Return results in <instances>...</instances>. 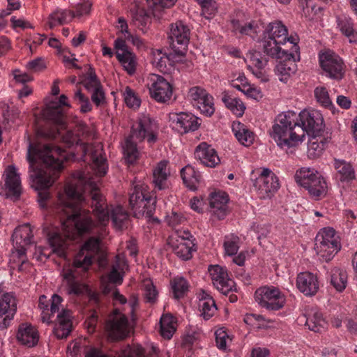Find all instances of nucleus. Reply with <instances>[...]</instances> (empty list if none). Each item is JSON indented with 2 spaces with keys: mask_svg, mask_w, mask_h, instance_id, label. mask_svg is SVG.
<instances>
[{
  "mask_svg": "<svg viewBox=\"0 0 357 357\" xmlns=\"http://www.w3.org/2000/svg\"><path fill=\"white\" fill-rule=\"evenodd\" d=\"M290 43L289 52L283 58H279V63L276 65L275 71L279 76L281 82H286L289 77L297 70L296 61L301 59L300 47L298 45V38L291 37L289 39Z\"/></svg>",
  "mask_w": 357,
  "mask_h": 357,
  "instance_id": "obj_8",
  "label": "nucleus"
},
{
  "mask_svg": "<svg viewBox=\"0 0 357 357\" xmlns=\"http://www.w3.org/2000/svg\"><path fill=\"white\" fill-rule=\"evenodd\" d=\"M153 182L155 188L159 190L167 188V179L170 175V172L168 169V161L162 160L159 162L153 170Z\"/></svg>",
  "mask_w": 357,
  "mask_h": 357,
  "instance_id": "obj_32",
  "label": "nucleus"
},
{
  "mask_svg": "<svg viewBox=\"0 0 357 357\" xmlns=\"http://www.w3.org/2000/svg\"><path fill=\"white\" fill-rule=\"evenodd\" d=\"M201 7L202 15L207 19L212 18L218 10L217 3L215 0H206Z\"/></svg>",
  "mask_w": 357,
  "mask_h": 357,
  "instance_id": "obj_60",
  "label": "nucleus"
},
{
  "mask_svg": "<svg viewBox=\"0 0 357 357\" xmlns=\"http://www.w3.org/2000/svg\"><path fill=\"white\" fill-rule=\"evenodd\" d=\"M173 128L181 134L197 130L202 123V120L191 113H175L170 116Z\"/></svg>",
  "mask_w": 357,
  "mask_h": 357,
  "instance_id": "obj_20",
  "label": "nucleus"
},
{
  "mask_svg": "<svg viewBox=\"0 0 357 357\" xmlns=\"http://www.w3.org/2000/svg\"><path fill=\"white\" fill-rule=\"evenodd\" d=\"M85 189L82 176L79 175L78 179H73L66 184L65 194L59 195L55 207V212L63 219V227L73 225L79 236L90 234L96 227L89 211L82 209L86 200Z\"/></svg>",
  "mask_w": 357,
  "mask_h": 357,
  "instance_id": "obj_2",
  "label": "nucleus"
},
{
  "mask_svg": "<svg viewBox=\"0 0 357 357\" xmlns=\"http://www.w3.org/2000/svg\"><path fill=\"white\" fill-rule=\"evenodd\" d=\"M91 199V207L93 215L100 224L105 225L109 220L110 210L105 199L97 187H93L88 195ZM128 214L121 206H117L111 211V219L114 227L121 229L124 222L128 220Z\"/></svg>",
  "mask_w": 357,
  "mask_h": 357,
  "instance_id": "obj_5",
  "label": "nucleus"
},
{
  "mask_svg": "<svg viewBox=\"0 0 357 357\" xmlns=\"http://www.w3.org/2000/svg\"><path fill=\"white\" fill-rule=\"evenodd\" d=\"M231 128L236 138L241 144L248 146L252 144L254 133L245 124L239 121H234Z\"/></svg>",
  "mask_w": 357,
  "mask_h": 357,
  "instance_id": "obj_37",
  "label": "nucleus"
},
{
  "mask_svg": "<svg viewBox=\"0 0 357 357\" xmlns=\"http://www.w3.org/2000/svg\"><path fill=\"white\" fill-rule=\"evenodd\" d=\"M131 14L135 25L142 32H146L148 25L151 22L150 15L148 13L144 8L137 7L131 10Z\"/></svg>",
  "mask_w": 357,
  "mask_h": 357,
  "instance_id": "obj_42",
  "label": "nucleus"
},
{
  "mask_svg": "<svg viewBox=\"0 0 357 357\" xmlns=\"http://www.w3.org/2000/svg\"><path fill=\"white\" fill-rule=\"evenodd\" d=\"M338 241L335 236V231L331 227L324 228L315 238V243H330Z\"/></svg>",
  "mask_w": 357,
  "mask_h": 357,
  "instance_id": "obj_51",
  "label": "nucleus"
},
{
  "mask_svg": "<svg viewBox=\"0 0 357 357\" xmlns=\"http://www.w3.org/2000/svg\"><path fill=\"white\" fill-rule=\"evenodd\" d=\"M253 186L260 198L265 199L275 192L279 189L280 184L276 175L269 169L264 168L254 181Z\"/></svg>",
  "mask_w": 357,
  "mask_h": 357,
  "instance_id": "obj_15",
  "label": "nucleus"
},
{
  "mask_svg": "<svg viewBox=\"0 0 357 357\" xmlns=\"http://www.w3.org/2000/svg\"><path fill=\"white\" fill-rule=\"evenodd\" d=\"M43 233L47 236L52 252L56 253L59 257H64L68 248L66 238L56 230L50 231L48 227L43 228Z\"/></svg>",
  "mask_w": 357,
  "mask_h": 357,
  "instance_id": "obj_27",
  "label": "nucleus"
},
{
  "mask_svg": "<svg viewBox=\"0 0 357 357\" xmlns=\"http://www.w3.org/2000/svg\"><path fill=\"white\" fill-rule=\"evenodd\" d=\"M296 183L305 188L310 197L319 200L327 194V184L324 177L314 169L303 167L294 176Z\"/></svg>",
  "mask_w": 357,
  "mask_h": 357,
  "instance_id": "obj_7",
  "label": "nucleus"
},
{
  "mask_svg": "<svg viewBox=\"0 0 357 357\" xmlns=\"http://www.w3.org/2000/svg\"><path fill=\"white\" fill-rule=\"evenodd\" d=\"M222 101L227 109L236 116H242L245 107L243 102L238 98L233 97L228 91H224L222 96Z\"/></svg>",
  "mask_w": 357,
  "mask_h": 357,
  "instance_id": "obj_41",
  "label": "nucleus"
},
{
  "mask_svg": "<svg viewBox=\"0 0 357 357\" xmlns=\"http://www.w3.org/2000/svg\"><path fill=\"white\" fill-rule=\"evenodd\" d=\"M93 93L91 95V100L97 106H100L103 104L105 101V95L103 91L102 85H100V87L98 86L95 89L92 90Z\"/></svg>",
  "mask_w": 357,
  "mask_h": 357,
  "instance_id": "obj_64",
  "label": "nucleus"
},
{
  "mask_svg": "<svg viewBox=\"0 0 357 357\" xmlns=\"http://www.w3.org/2000/svg\"><path fill=\"white\" fill-rule=\"evenodd\" d=\"M208 272L213 285L222 294L227 295L236 291L235 282L229 278L226 268L219 265H211L208 267Z\"/></svg>",
  "mask_w": 357,
  "mask_h": 357,
  "instance_id": "obj_17",
  "label": "nucleus"
},
{
  "mask_svg": "<svg viewBox=\"0 0 357 357\" xmlns=\"http://www.w3.org/2000/svg\"><path fill=\"white\" fill-rule=\"evenodd\" d=\"M129 206L135 217L151 218L155 211L156 197L151 194L146 185H136L130 192Z\"/></svg>",
  "mask_w": 357,
  "mask_h": 357,
  "instance_id": "obj_6",
  "label": "nucleus"
},
{
  "mask_svg": "<svg viewBox=\"0 0 357 357\" xmlns=\"http://www.w3.org/2000/svg\"><path fill=\"white\" fill-rule=\"evenodd\" d=\"M62 141L68 148L76 145L82 151V158L84 161L91 163L92 169L96 176H104L108 169L107 160L103 156V146L100 143L79 144L80 139L79 136L75 135L72 131L68 130L62 135Z\"/></svg>",
  "mask_w": 357,
  "mask_h": 357,
  "instance_id": "obj_4",
  "label": "nucleus"
},
{
  "mask_svg": "<svg viewBox=\"0 0 357 357\" xmlns=\"http://www.w3.org/2000/svg\"><path fill=\"white\" fill-rule=\"evenodd\" d=\"M58 324L54 329L55 336L59 339H65L72 331V321L70 319V311L63 310L57 315Z\"/></svg>",
  "mask_w": 357,
  "mask_h": 357,
  "instance_id": "obj_31",
  "label": "nucleus"
},
{
  "mask_svg": "<svg viewBox=\"0 0 357 357\" xmlns=\"http://www.w3.org/2000/svg\"><path fill=\"white\" fill-rule=\"evenodd\" d=\"M299 126L303 129V139L305 134L313 137L319 136L324 130V119L317 110L303 109L298 114Z\"/></svg>",
  "mask_w": 357,
  "mask_h": 357,
  "instance_id": "obj_13",
  "label": "nucleus"
},
{
  "mask_svg": "<svg viewBox=\"0 0 357 357\" xmlns=\"http://www.w3.org/2000/svg\"><path fill=\"white\" fill-rule=\"evenodd\" d=\"M189 40L190 29L181 21L171 25L167 42L175 55H185Z\"/></svg>",
  "mask_w": 357,
  "mask_h": 357,
  "instance_id": "obj_11",
  "label": "nucleus"
},
{
  "mask_svg": "<svg viewBox=\"0 0 357 357\" xmlns=\"http://www.w3.org/2000/svg\"><path fill=\"white\" fill-rule=\"evenodd\" d=\"M172 291L173 297L175 299H180L185 296L189 290V283L187 280L182 276H177L171 280Z\"/></svg>",
  "mask_w": 357,
  "mask_h": 357,
  "instance_id": "obj_43",
  "label": "nucleus"
},
{
  "mask_svg": "<svg viewBox=\"0 0 357 357\" xmlns=\"http://www.w3.org/2000/svg\"><path fill=\"white\" fill-rule=\"evenodd\" d=\"M255 298L261 307L268 310H278L285 303L284 295L278 288L273 286L257 289L255 293Z\"/></svg>",
  "mask_w": 357,
  "mask_h": 357,
  "instance_id": "obj_10",
  "label": "nucleus"
},
{
  "mask_svg": "<svg viewBox=\"0 0 357 357\" xmlns=\"http://www.w3.org/2000/svg\"><path fill=\"white\" fill-rule=\"evenodd\" d=\"M271 137L281 148L297 146L303 139V129L299 126L298 116L294 111L278 114L271 132Z\"/></svg>",
  "mask_w": 357,
  "mask_h": 357,
  "instance_id": "obj_3",
  "label": "nucleus"
},
{
  "mask_svg": "<svg viewBox=\"0 0 357 357\" xmlns=\"http://www.w3.org/2000/svg\"><path fill=\"white\" fill-rule=\"evenodd\" d=\"M326 321L323 318L321 312L317 310H312L308 313L305 321V326L310 331L315 333H321L326 328Z\"/></svg>",
  "mask_w": 357,
  "mask_h": 357,
  "instance_id": "obj_40",
  "label": "nucleus"
},
{
  "mask_svg": "<svg viewBox=\"0 0 357 357\" xmlns=\"http://www.w3.org/2000/svg\"><path fill=\"white\" fill-rule=\"evenodd\" d=\"M330 283L338 292H342L348 283V275L346 270L340 267H334L329 272Z\"/></svg>",
  "mask_w": 357,
  "mask_h": 357,
  "instance_id": "obj_36",
  "label": "nucleus"
},
{
  "mask_svg": "<svg viewBox=\"0 0 357 357\" xmlns=\"http://www.w3.org/2000/svg\"><path fill=\"white\" fill-rule=\"evenodd\" d=\"M231 26L234 33L250 36L254 40L257 37L259 32L258 23L254 20L242 24L238 20H231Z\"/></svg>",
  "mask_w": 357,
  "mask_h": 357,
  "instance_id": "obj_34",
  "label": "nucleus"
},
{
  "mask_svg": "<svg viewBox=\"0 0 357 357\" xmlns=\"http://www.w3.org/2000/svg\"><path fill=\"white\" fill-rule=\"evenodd\" d=\"M247 57L249 59L251 63L255 66L257 68V72L255 73L252 71L254 74L258 75V74H261L260 70L264 69L268 64V59L264 55H262L261 52L257 50H250L247 54ZM248 68L250 70H253L252 67L251 66H248Z\"/></svg>",
  "mask_w": 357,
  "mask_h": 357,
  "instance_id": "obj_45",
  "label": "nucleus"
},
{
  "mask_svg": "<svg viewBox=\"0 0 357 357\" xmlns=\"http://www.w3.org/2000/svg\"><path fill=\"white\" fill-rule=\"evenodd\" d=\"M337 24L340 32L350 43H357V31L352 19L345 14L337 16Z\"/></svg>",
  "mask_w": 357,
  "mask_h": 357,
  "instance_id": "obj_30",
  "label": "nucleus"
},
{
  "mask_svg": "<svg viewBox=\"0 0 357 357\" xmlns=\"http://www.w3.org/2000/svg\"><path fill=\"white\" fill-rule=\"evenodd\" d=\"M314 97L317 101L323 107L328 108L332 106V101L327 89L324 86H317L314 89Z\"/></svg>",
  "mask_w": 357,
  "mask_h": 357,
  "instance_id": "obj_50",
  "label": "nucleus"
},
{
  "mask_svg": "<svg viewBox=\"0 0 357 357\" xmlns=\"http://www.w3.org/2000/svg\"><path fill=\"white\" fill-rule=\"evenodd\" d=\"M128 319L116 309L109 315L105 323V333L112 341L123 340L126 335Z\"/></svg>",
  "mask_w": 357,
  "mask_h": 357,
  "instance_id": "obj_14",
  "label": "nucleus"
},
{
  "mask_svg": "<svg viewBox=\"0 0 357 357\" xmlns=\"http://www.w3.org/2000/svg\"><path fill=\"white\" fill-rule=\"evenodd\" d=\"M67 100L68 97L62 94L58 101H51L47 105L44 116L53 128H39L36 140L29 142L28 147L27 160L31 187L38 191L37 200L43 209L47 208L51 197L48 188L59 178L63 167L62 160L65 158L62 149L45 140L56 138L61 131L66 128V112L63 107H70Z\"/></svg>",
  "mask_w": 357,
  "mask_h": 357,
  "instance_id": "obj_1",
  "label": "nucleus"
},
{
  "mask_svg": "<svg viewBox=\"0 0 357 357\" xmlns=\"http://www.w3.org/2000/svg\"><path fill=\"white\" fill-rule=\"evenodd\" d=\"M183 233L185 236L176 234L170 236L168 244L177 257L187 261L192 258V248L195 244L189 238V237H192L190 234L185 231Z\"/></svg>",
  "mask_w": 357,
  "mask_h": 357,
  "instance_id": "obj_19",
  "label": "nucleus"
},
{
  "mask_svg": "<svg viewBox=\"0 0 357 357\" xmlns=\"http://www.w3.org/2000/svg\"><path fill=\"white\" fill-rule=\"evenodd\" d=\"M17 312L15 297L9 293L3 294L0 298V330L6 329Z\"/></svg>",
  "mask_w": 357,
  "mask_h": 357,
  "instance_id": "obj_22",
  "label": "nucleus"
},
{
  "mask_svg": "<svg viewBox=\"0 0 357 357\" xmlns=\"http://www.w3.org/2000/svg\"><path fill=\"white\" fill-rule=\"evenodd\" d=\"M73 98L81 105L80 112L82 113H87L92 109V105L90 103L89 98L86 96L80 89H77L75 92Z\"/></svg>",
  "mask_w": 357,
  "mask_h": 357,
  "instance_id": "obj_54",
  "label": "nucleus"
},
{
  "mask_svg": "<svg viewBox=\"0 0 357 357\" xmlns=\"http://www.w3.org/2000/svg\"><path fill=\"white\" fill-rule=\"evenodd\" d=\"M157 128L155 121L149 116L142 114L132 125L130 138L139 142L146 139L152 146L158 140Z\"/></svg>",
  "mask_w": 357,
  "mask_h": 357,
  "instance_id": "obj_9",
  "label": "nucleus"
},
{
  "mask_svg": "<svg viewBox=\"0 0 357 357\" xmlns=\"http://www.w3.org/2000/svg\"><path fill=\"white\" fill-rule=\"evenodd\" d=\"M149 7L153 11L160 10L162 8H169L174 5L176 0H146Z\"/></svg>",
  "mask_w": 357,
  "mask_h": 357,
  "instance_id": "obj_61",
  "label": "nucleus"
},
{
  "mask_svg": "<svg viewBox=\"0 0 357 357\" xmlns=\"http://www.w3.org/2000/svg\"><path fill=\"white\" fill-rule=\"evenodd\" d=\"M238 241L239 239L237 236L225 237L223 246L227 255L234 256L237 253L239 249Z\"/></svg>",
  "mask_w": 357,
  "mask_h": 357,
  "instance_id": "obj_52",
  "label": "nucleus"
},
{
  "mask_svg": "<svg viewBox=\"0 0 357 357\" xmlns=\"http://www.w3.org/2000/svg\"><path fill=\"white\" fill-rule=\"evenodd\" d=\"M263 36H267L276 40H282V43H287L290 46L291 41L289 40L291 37H297V36H288V29L287 26L279 20L271 22L267 24Z\"/></svg>",
  "mask_w": 357,
  "mask_h": 357,
  "instance_id": "obj_26",
  "label": "nucleus"
},
{
  "mask_svg": "<svg viewBox=\"0 0 357 357\" xmlns=\"http://www.w3.org/2000/svg\"><path fill=\"white\" fill-rule=\"evenodd\" d=\"M124 100L126 105L130 108H138L141 100L129 86H126L124 92Z\"/></svg>",
  "mask_w": 357,
  "mask_h": 357,
  "instance_id": "obj_55",
  "label": "nucleus"
},
{
  "mask_svg": "<svg viewBox=\"0 0 357 357\" xmlns=\"http://www.w3.org/2000/svg\"><path fill=\"white\" fill-rule=\"evenodd\" d=\"M33 232L29 224H24L17 227L11 236L13 244L18 245H30L33 238Z\"/></svg>",
  "mask_w": 357,
  "mask_h": 357,
  "instance_id": "obj_38",
  "label": "nucleus"
},
{
  "mask_svg": "<svg viewBox=\"0 0 357 357\" xmlns=\"http://www.w3.org/2000/svg\"><path fill=\"white\" fill-rule=\"evenodd\" d=\"M198 109L201 113L206 116H211L214 114L215 107L213 103V98L212 96H206L201 102L197 104Z\"/></svg>",
  "mask_w": 357,
  "mask_h": 357,
  "instance_id": "obj_53",
  "label": "nucleus"
},
{
  "mask_svg": "<svg viewBox=\"0 0 357 357\" xmlns=\"http://www.w3.org/2000/svg\"><path fill=\"white\" fill-rule=\"evenodd\" d=\"M181 176L184 185L190 190H195L197 188L201 175L193 167L190 165L183 167L181 170Z\"/></svg>",
  "mask_w": 357,
  "mask_h": 357,
  "instance_id": "obj_39",
  "label": "nucleus"
},
{
  "mask_svg": "<svg viewBox=\"0 0 357 357\" xmlns=\"http://www.w3.org/2000/svg\"><path fill=\"white\" fill-rule=\"evenodd\" d=\"M319 64L324 75L333 79L340 80L344 75V63L342 58L332 51L319 54Z\"/></svg>",
  "mask_w": 357,
  "mask_h": 357,
  "instance_id": "obj_12",
  "label": "nucleus"
},
{
  "mask_svg": "<svg viewBox=\"0 0 357 357\" xmlns=\"http://www.w3.org/2000/svg\"><path fill=\"white\" fill-rule=\"evenodd\" d=\"M174 54L162 53L161 50L153 52L152 63L162 73H167L173 66Z\"/></svg>",
  "mask_w": 357,
  "mask_h": 357,
  "instance_id": "obj_33",
  "label": "nucleus"
},
{
  "mask_svg": "<svg viewBox=\"0 0 357 357\" xmlns=\"http://www.w3.org/2000/svg\"><path fill=\"white\" fill-rule=\"evenodd\" d=\"M17 339L22 344L33 347L37 344L39 336L37 330L33 326L23 324L19 326Z\"/></svg>",
  "mask_w": 357,
  "mask_h": 357,
  "instance_id": "obj_29",
  "label": "nucleus"
},
{
  "mask_svg": "<svg viewBox=\"0 0 357 357\" xmlns=\"http://www.w3.org/2000/svg\"><path fill=\"white\" fill-rule=\"evenodd\" d=\"M216 345L218 349L225 350L227 348V339L228 335L222 328H220L215 332Z\"/></svg>",
  "mask_w": 357,
  "mask_h": 357,
  "instance_id": "obj_63",
  "label": "nucleus"
},
{
  "mask_svg": "<svg viewBox=\"0 0 357 357\" xmlns=\"http://www.w3.org/2000/svg\"><path fill=\"white\" fill-rule=\"evenodd\" d=\"M160 335L165 339L172 337L175 328L172 324V317L168 315H162L160 320Z\"/></svg>",
  "mask_w": 357,
  "mask_h": 357,
  "instance_id": "obj_46",
  "label": "nucleus"
},
{
  "mask_svg": "<svg viewBox=\"0 0 357 357\" xmlns=\"http://www.w3.org/2000/svg\"><path fill=\"white\" fill-rule=\"evenodd\" d=\"M228 195L222 191L211 192L209 195V206L211 215L218 220H224L229 214Z\"/></svg>",
  "mask_w": 357,
  "mask_h": 357,
  "instance_id": "obj_21",
  "label": "nucleus"
},
{
  "mask_svg": "<svg viewBox=\"0 0 357 357\" xmlns=\"http://www.w3.org/2000/svg\"><path fill=\"white\" fill-rule=\"evenodd\" d=\"M121 267V261L119 256L116 257L115 263L112 266V269L109 273V280L114 284H120L123 282V275L119 272Z\"/></svg>",
  "mask_w": 357,
  "mask_h": 357,
  "instance_id": "obj_56",
  "label": "nucleus"
},
{
  "mask_svg": "<svg viewBox=\"0 0 357 357\" xmlns=\"http://www.w3.org/2000/svg\"><path fill=\"white\" fill-rule=\"evenodd\" d=\"M130 136L126 139V146L124 148L125 159L129 164H133L136 162L139 157V151L137 145L132 142Z\"/></svg>",
  "mask_w": 357,
  "mask_h": 357,
  "instance_id": "obj_47",
  "label": "nucleus"
},
{
  "mask_svg": "<svg viewBox=\"0 0 357 357\" xmlns=\"http://www.w3.org/2000/svg\"><path fill=\"white\" fill-rule=\"evenodd\" d=\"M99 238L96 237H91L83 244L80 252H82L84 250L91 252H96L99 250Z\"/></svg>",
  "mask_w": 357,
  "mask_h": 357,
  "instance_id": "obj_62",
  "label": "nucleus"
},
{
  "mask_svg": "<svg viewBox=\"0 0 357 357\" xmlns=\"http://www.w3.org/2000/svg\"><path fill=\"white\" fill-rule=\"evenodd\" d=\"M334 166L340 175V180L342 182H348L355 178V171L350 163L344 160H335Z\"/></svg>",
  "mask_w": 357,
  "mask_h": 357,
  "instance_id": "obj_44",
  "label": "nucleus"
},
{
  "mask_svg": "<svg viewBox=\"0 0 357 357\" xmlns=\"http://www.w3.org/2000/svg\"><path fill=\"white\" fill-rule=\"evenodd\" d=\"M88 290L87 286L77 280L70 282L67 284V293L69 295L81 296Z\"/></svg>",
  "mask_w": 357,
  "mask_h": 357,
  "instance_id": "obj_57",
  "label": "nucleus"
},
{
  "mask_svg": "<svg viewBox=\"0 0 357 357\" xmlns=\"http://www.w3.org/2000/svg\"><path fill=\"white\" fill-rule=\"evenodd\" d=\"M296 287L306 296H314L319 289L317 276L310 272L300 273L296 278Z\"/></svg>",
  "mask_w": 357,
  "mask_h": 357,
  "instance_id": "obj_24",
  "label": "nucleus"
},
{
  "mask_svg": "<svg viewBox=\"0 0 357 357\" xmlns=\"http://www.w3.org/2000/svg\"><path fill=\"white\" fill-rule=\"evenodd\" d=\"M144 296L146 302L154 303L158 298V292L152 282L144 284Z\"/></svg>",
  "mask_w": 357,
  "mask_h": 357,
  "instance_id": "obj_59",
  "label": "nucleus"
},
{
  "mask_svg": "<svg viewBox=\"0 0 357 357\" xmlns=\"http://www.w3.org/2000/svg\"><path fill=\"white\" fill-rule=\"evenodd\" d=\"M114 45L116 50V57L121 63L124 70L129 75L134 74L137 66L135 54L129 50L125 40L122 38H117L114 40Z\"/></svg>",
  "mask_w": 357,
  "mask_h": 357,
  "instance_id": "obj_18",
  "label": "nucleus"
},
{
  "mask_svg": "<svg viewBox=\"0 0 357 357\" xmlns=\"http://www.w3.org/2000/svg\"><path fill=\"white\" fill-rule=\"evenodd\" d=\"M338 241L330 243H315L314 249L317 255L326 261L331 260L340 250Z\"/></svg>",
  "mask_w": 357,
  "mask_h": 357,
  "instance_id": "obj_35",
  "label": "nucleus"
},
{
  "mask_svg": "<svg viewBox=\"0 0 357 357\" xmlns=\"http://www.w3.org/2000/svg\"><path fill=\"white\" fill-rule=\"evenodd\" d=\"M202 315L206 320L211 318L217 310V306L213 298H208L207 301L199 303Z\"/></svg>",
  "mask_w": 357,
  "mask_h": 357,
  "instance_id": "obj_49",
  "label": "nucleus"
},
{
  "mask_svg": "<svg viewBox=\"0 0 357 357\" xmlns=\"http://www.w3.org/2000/svg\"><path fill=\"white\" fill-rule=\"evenodd\" d=\"M195 158L206 167H215L220 162L217 151L206 142L200 143L194 152Z\"/></svg>",
  "mask_w": 357,
  "mask_h": 357,
  "instance_id": "obj_25",
  "label": "nucleus"
},
{
  "mask_svg": "<svg viewBox=\"0 0 357 357\" xmlns=\"http://www.w3.org/2000/svg\"><path fill=\"white\" fill-rule=\"evenodd\" d=\"M261 44L264 53L273 59L283 58L289 52L290 46L287 43L276 40L267 36H263Z\"/></svg>",
  "mask_w": 357,
  "mask_h": 357,
  "instance_id": "obj_23",
  "label": "nucleus"
},
{
  "mask_svg": "<svg viewBox=\"0 0 357 357\" xmlns=\"http://www.w3.org/2000/svg\"><path fill=\"white\" fill-rule=\"evenodd\" d=\"M188 96L195 102L196 105L204 100L206 96H210L207 91L200 86H193L190 89Z\"/></svg>",
  "mask_w": 357,
  "mask_h": 357,
  "instance_id": "obj_58",
  "label": "nucleus"
},
{
  "mask_svg": "<svg viewBox=\"0 0 357 357\" xmlns=\"http://www.w3.org/2000/svg\"><path fill=\"white\" fill-rule=\"evenodd\" d=\"M5 185L8 193L15 197H19L22 192L20 174L17 172L15 165H8L6 169Z\"/></svg>",
  "mask_w": 357,
  "mask_h": 357,
  "instance_id": "obj_28",
  "label": "nucleus"
},
{
  "mask_svg": "<svg viewBox=\"0 0 357 357\" xmlns=\"http://www.w3.org/2000/svg\"><path fill=\"white\" fill-rule=\"evenodd\" d=\"M75 17V14L70 10L56 9L48 17L49 19L56 20L58 24L62 25L68 23Z\"/></svg>",
  "mask_w": 357,
  "mask_h": 357,
  "instance_id": "obj_48",
  "label": "nucleus"
},
{
  "mask_svg": "<svg viewBox=\"0 0 357 357\" xmlns=\"http://www.w3.org/2000/svg\"><path fill=\"white\" fill-rule=\"evenodd\" d=\"M149 89L151 97L158 102L165 103L171 99L172 86L163 77L153 74L150 77Z\"/></svg>",
  "mask_w": 357,
  "mask_h": 357,
  "instance_id": "obj_16",
  "label": "nucleus"
}]
</instances>
